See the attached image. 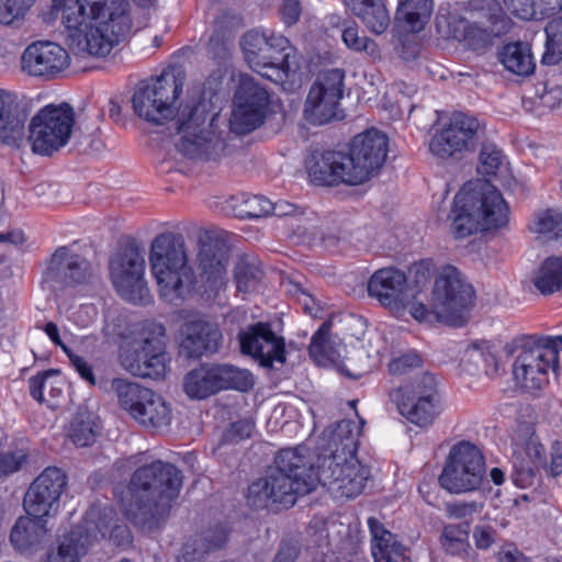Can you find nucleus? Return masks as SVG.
<instances>
[{
    "label": "nucleus",
    "mask_w": 562,
    "mask_h": 562,
    "mask_svg": "<svg viewBox=\"0 0 562 562\" xmlns=\"http://www.w3.org/2000/svg\"><path fill=\"white\" fill-rule=\"evenodd\" d=\"M360 432V426L350 419L328 427L323 432L325 453L318 458L317 471L306 447L282 449L276 467L249 486L248 504L255 508H289L318 483L335 497L360 495L370 477L369 468L357 458Z\"/></svg>",
    "instance_id": "1"
},
{
    "label": "nucleus",
    "mask_w": 562,
    "mask_h": 562,
    "mask_svg": "<svg viewBox=\"0 0 562 562\" xmlns=\"http://www.w3.org/2000/svg\"><path fill=\"white\" fill-rule=\"evenodd\" d=\"M184 82L186 72L181 67L164 69L135 91L132 98L134 112L155 124L173 119L180 136L176 146L183 156L195 160L216 159L226 147L216 124L218 115L209 113L205 101L186 100L176 110Z\"/></svg>",
    "instance_id": "2"
},
{
    "label": "nucleus",
    "mask_w": 562,
    "mask_h": 562,
    "mask_svg": "<svg viewBox=\"0 0 562 562\" xmlns=\"http://www.w3.org/2000/svg\"><path fill=\"white\" fill-rule=\"evenodd\" d=\"M368 294L395 316L405 311L418 322L432 317L448 325L461 326L473 304L474 291L453 266L442 267L435 279L430 308L416 302L406 274L390 267L376 270L368 281Z\"/></svg>",
    "instance_id": "3"
},
{
    "label": "nucleus",
    "mask_w": 562,
    "mask_h": 562,
    "mask_svg": "<svg viewBox=\"0 0 562 562\" xmlns=\"http://www.w3.org/2000/svg\"><path fill=\"white\" fill-rule=\"evenodd\" d=\"M50 14L65 25L78 55L105 57L133 26L131 4L124 0H53Z\"/></svg>",
    "instance_id": "4"
},
{
    "label": "nucleus",
    "mask_w": 562,
    "mask_h": 562,
    "mask_svg": "<svg viewBox=\"0 0 562 562\" xmlns=\"http://www.w3.org/2000/svg\"><path fill=\"white\" fill-rule=\"evenodd\" d=\"M182 486L181 471L160 460L138 468L128 485L126 517L149 531L159 527Z\"/></svg>",
    "instance_id": "5"
},
{
    "label": "nucleus",
    "mask_w": 562,
    "mask_h": 562,
    "mask_svg": "<svg viewBox=\"0 0 562 562\" xmlns=\"http://www.w3.org/2000/svg\"><path fill=\"white\" fill-rule=\"evenodd\" d=\"M449 220L453 237L463 239L506 226L509 210L501 192L491 183L470 181L456 194Z\"/></svg>",
    "instance_id": "6"
},
{
    "label": "nucleus",
    "mask_w": 562,
    "mask_h": 562,
    "mask_svg": "<svg viewBox=\"0 0 562 562\" xmlns=\"http://www.w3.org/2000/svg\"><path fill=\"white\" fill-rule=\"evenodd\" d=\"M509 348L515 355L516 383L529 392L539 391L549 382V371L558 368L562 336L521 335Z\"/></svg>",
    "instance_id": "7"
},
{
    "label": "nucleus",
    "mask_w": 562,
    "mask_h": 562,
    "mask_svg": "<svg viewBox=\"0 0 562 562\" xmlns=\"http://www.w3.org/2000/svg\"><path fill=\"white\" fill-rule=\"evenodd\" d=\"M166 329L156 322L137 324L121 346L120 360L133 375L159 379L167 371Z\"/></svg>",
    "instance_id": "8"
},
{
    "label": "nucleus",
    "mask_w": 562,
    "mask_h": 562,
    "mask_svg": "<svg viewBox=\"0 0 562 562\" xmlns=\"http://www.w3.org/2000/svg\"><path fill=\"white\" fill-rule=\"evenodd\" d=\"M150 271L165 297L181 296L193 281L188 266L184 238L171 232L155 237L149 252Z\"/></svg>",
    "instance_id": "9"
},
{
    "label": "nucleus",
    "mask_w": 562,
    "mask_h": 562,
    "mask_svg": "<svg viewBox=\"0 0 562 562\" xmlns=\"http://www.w3.org/2000/svg\"><path fill=\"white\" fill-rule=\"evenodd\" d=\"M112 390L121 407L138 425L154 432H161L170 427L172 409L159 394L138 383L119 378L112 381Z\"/></svg>",
    "instance_id": "10"
},
{
    "label": "nucleus",
    "mask_w": 562,
    "mask_h": 562,
    "mask_svg": "<svg viewBox=\"0 0 562 562\" xmlns=\"http://www.w3.org/2000/svg\"><path fill=\"white\" fill-rule=\"evenodd\" d=\"M391 396L400 414L420 428L432 425L442 412L437 381L430 373H424L401 385L393 391Z\"/></svg>",
    "instance_id": "11"
},
{
    "label": "nucleus",
    "mask_w": 562,
    "mask_h": 562,
    "mask_svg": "<svg viewBox=\"0 0 562 562\" xmlns=\"http://www.w3.org/2000/svg\"><path fill=\"white\" fill-rule=\"evenodd\" d=\"M485 470V460L479 447L462 440L451 447L439 483L451 494L471 493L481 487Z\"/></svg>",
    "instance_id": "12"
},
{
    "label": "nucleus",
    "mask_w": 562,
    "mask_h": 562,
    "mask_svg": "<svg viewBox=\"0 0 562 562\" xmlns=\"http://www.w3.org/2000/svg\"><path fill=\"white\" fill-rule=\"evenodd\" d=\"M75 111L67 104H48L40 110L29 125L32 150L49 156L64 147L72 133Z\"/></svg>",
    "instance_id": "13"
},
{
    "label": "nucleus",
    "mask_w": 562,
    "mask_h": 562,
    "mask_svg": "<svg viewBox=\"0 0 562 562\" xmlns=\"http://www.w3.org/2000/svg\"><path fill=\"white\" fill-rule=\"evenodd\" d=\"M110 276L117 293L125 301L145 304L149 301L144 279L146 260L144 250L136 244H127L110 258Z\"/></svg>",
    "instance_id": "14"
},
{
    "label": "nucleus",
    "mask_w": 562,
    "mask_h": 562,
    "mask_svg": "<svg viewBox=\"0 0 562 562\" xmlns=\"http://www.w3.org/2000/svg\"><path fill=\"white\" fill-rule=\"evenodd\" d=\"M481 128L482 125L475 116L454 112L435 131L429 142V150L440 159H460L475 149Z\"/></svg>",
    "instance_id": "15"
},
{
    "label": "nucleus",
    "mask_w": 562,
    "mask_h": 562,
    "mask_svg": "<svg viewBox=\"0 0 562 562\" xmlns=\"http://www.w3.org/2000/svg\"><path fill=\"white\" fill-rule=\"evenodd\" d=\"M387 137L376 130L356 136L346 154L349 186L369 180L383 166L387 155Z\"/></svg>",
    "instance_id": "16"
},
{
    "label": "nucleus",
    "mask_w": 562,
    "mask_h": 562,
    "mask_svg": "<svg viewBox=\"0 0 562 562\" xmlns=\"http://www.w3.org/2000/svg\"><path fill=\"white\" fill-rule=\"evenodd\" d=\"M345 71L340 68L323 70L312 85L304 108L305 119L323 125L338 117V106L344 93Z\"/></svg>",
    "instance_id": "17"
},
{
    "label": "nucleus",
    "mask_w": 562,
    "mask_h": 562,
    "mask_svg": "<svg viewBox=\"0 0 562 562\" xmlns=\"http://www.w3.org/2000/svg\"><path fill=\"white\" fill-rule=\"evenodd\" d=\"M269 95L252 77L244 75L234 94V108L229 117L231 131L245 135L259 127L265 119Z\"/></svg>",
    "instance_id": "18"
},
{
    "label": "nucleus",
    "mask_w": 562,
    "mask_h": 562,
    "mask_svg": "<svg viewBox=\"0 0 562 562\" xmlns=\"http://www.w3.org/2000/svg\"><path fill=\"white\" fill-rule=\"evenodd\" d=\"M67 484L68 476L65 471L57 467H47L25 493L23 506L26 514L43 519L55 516Z\"/></svg>",
    "instance_id": "19"
},
{
    "label": "nucleus",
    "mask_w": 562,
    "mask_h": 562,
    "mask_svg": "<svg viewBox=\"0 0 562 562\" xmlns=\"http://www.w3.org/2000/svg\"><path fill=\"white\" fill-rule=\"evenodd\" d=\"M240 351L252 357L263 368L271 369L274 363L283 364L285 342L278 336L269 323L259 322L247 326L238 334Z\"/></svg>",
    "instance_id": "20"
},
{
    "label": "nucleus",
    "mask_w": 562,
    "mask_h": 562,
    "mask_svg": "<svg viewBox=\"0 0 562 562\" xmlns=\"http://www.w3.org/2000/svg\"><path fill=\"white\" fill-rule=\"evenodd\" d=\"M70 65L68 52L49 41L30 44L21 56V70L33 77L54 78Z\"/></svg>",
    "instance_id": "21"
},
{
    "label": "nucleus",
    "mask_w": 562,
    "mask_h": 562,
    "mask_svg": "<svg viewBox=\"0 0 562 562\" xmlns=\"http://www.w3.org/2000/svg\"><path fill=\"white\" fill-rule=\"evenodd\" d=\"M310 180L319 186L349 184L346 153L313 151L305 162Z\"/></svg>",
    "instance_id": "22"
},
{
    "label": "nucleus",
    "mask_w": 562,
    "mask_h": 562,
    "mask_svg": "<svg viewBox=\"0 0 562 562\" xmlns=\"http://www.w3.org/2000/svg\"><path fill=\"white\" fill-rule=\"evenodd\" d=\"M223 335L216 324L192 321L184 324L180 352L187 358H201L218 351Z\"/></svg>",
    "instance_id": "23"
},
{
    "label": "nucleus",
    "mask_w": 562,
    "mask_h": 562,
    "mask_svg": "<svg viewBox=\"0 0 562 562\" xmlns=\"http://www.w3.org/2000/svg\"><path fill=\"white\" fill-rule=\"evenodd\" d=\"M27 115L21 109L18 95L0 89V143L20 148L26 137Z\"/></svg>",
    "instance_id": "24"
},
{
    "label": "nucleus",
    "mask_w": 562,
    "mask_h": 562,
    "mask_svg": "<svg viewBox=\"0 0 562 562\" xmlns=\"http://www.w3.org/2000/svg\"><path fill=\"white\" fill-rule=\"evenodd\" d=\"M244 56L251 69H262L269 59H280L281 55L289 48V41L280 34H268L252 30L247 32L240 42Z\"/></svg>",
    "instance_id": "25"
},
{
    "label": "nucleus",
    "mask_w": 562,
    "mask_h": 562,
    "mask_svg": "<svg viewBox=\"0 0 562 562\" xmlns=\"http://www.w3.org/2000/svg\"><path fill=\"white\" fill-rule=\"evenodd\" d=\"M510 20L497 9L483 19L469 23L463 30V42L472 50H482L493 44V41L509 31Z\"/></svg>",
    "instance_id": "26"
},
{
    "label": "nucleus",
    "mask_w": 562,
    "mask_h": 562,
    "mask_svg": "<svg viewBox=\"0 0 562 562\" xmlns=\"http://www.w3.org/2000/svg\"><path fill=\"white\" fill-rule=\"evenodd\" d=\"M201 278L205 292L216 295L227 284V255L217 245H203L199 251Z\"/></svg>",
    "instance_id": "27"
},
{
    "label": "nucleus",
    "mask_w": 562,
    "mask_h": 562,
    "mask_svg": "<svg viewBox=\"0 0 562 562\" xmlns=\"http://www.w3.org/2000/svg\"><path fill=\"white\" fill-rule=\"evenodd\" d=\"M89 273V262L68 247H59L52 257L48 277L67 285L83 282Z\"/></svg>",
    "instance_id": "28"
},
{
    "label": "nucleus",
    "mask_w": 562,
    "mask_h": 562,
    "mask_svg": "<svg viewBox=\"0 0 562 562\" xmlns=\"http://www.w3.org/2000/svg\"><path fill=\"white\" fill-rule=\"evenodd\" d=\"M368 527L374 562H406L405 547L379 519L370 517Z\"/></svg>",
    "instance_id": "29"
},
{
    "label": "nucleus",
    "mask_w": 562,
    "mask_h": 562,
    "mask_svg": "<svg viewBox=\"0 0 562 562\" xmlns=\"http://www.w3.org/2000/svg\"><path fill=\"white\" fill-rule=\"evenodd\" d=\"M546 464V453L542 443L530 436L522 448L514 451L515 482L520 486L531 484L536 470Z\"/></svg>",
    "instance_id": "30"
},
{
    "label": "nucleus",
    "mask_w": 562,
    "mask_h": 562,
    "mask_svg": "<svg viewBox=\"0 0 562 562\" xmlns=\"http://www.w3.org/2000/svg\"><path fill=\"white\" fill-rule=\"evenodd\" d=\"M47 533L46 521L30 515L20 517L10 532V541L21 553L37 551Z\"/></svg>",
    "instance_id": "31"
},
{
    "label": "nucleus",
    "mask_w": 562,
    "mask_h": 562,
    "mask_svg": "<svg viewBox=\"0 0 562 562\" xmlns=\"http://www.w3.org/2000/svg\"><path fill=\"white\" fill-rule=\"evenodd\" d=\"M432 10V0H398L395 21L407 32L417 33L425 29Z\"/></svg>",
    "instance_id": "32"
},
{
    "label": "nucleus",
    "mask_w": 562,
    "mask_h": 562,
    "mask_svg": "<svg viewBox=\"0 0 562 562\" xmlns=\"http://www.w3.org/2000/svg\"><path fill=\"white\" fill-rule=\"evenodd\" d=\"M227 540V530L224 526H217L214 530L206 531L202 536L189 540L182 549L178 562H203L204 555L222 548Z\"/></svg>",
    "instance_id": "33"
},
{
    "label": "nucleus",
    "mask_w": 562,
    "mask_h": 562,
    "mask_svg": "<svg viewBox=\"0 0 562 562\" xmlns=\"http://www.w3.org/2000/svg\"><path fill=\"white\" fill-rule=\"evenodd\" d=\"M183 391L193 400H204L218 393L214 366L202 364L188 372L183 379Z\"/></svg>",
    "instance_id": "34"
},
{
    "label": "nucleus",
    "mask_w": 562,
    "mask_h": 562,
    "mask_svg": "<svg viewBox=\"0 0 562 562\" xmlns=\"http://www.w3.org/2000/svg\"><path fill=\"white\" fill-rule=\"evenodd\" d=\"M91 539L92 535H83V527L78 526L63 539L56 552L48 553L46 562H79V558L86 554L91 544Z\"/></svg>",
    "instance_id": "35"
},
{
    "label": "nucleus",
    "mask_w": 562,
    "mask_h": 562,
    "mask_svg": "<svg viewBox=\"0 0 562 562\" xmlns=\"http://www.w3.org/2000/svg\"><path fill=\"white\" fill-rule=\"evenodd\" d=\"M501 63L508 71L522 77L531 75L536 68L531 48L522 42L505 45L501 52Z\"/></svg>",
    "instance_id": "36"
},
{
    "label": "nucleus",
    "mask_w": 562,
    "mask_h": 562,
    "mask_svg": "<svg viewBox=\"0 0 562 562\" xmlns=\"http://www.w3.org/2000/svg\"><path fill=\"white\" fill-rule=\"evenodd\" d=\"M226 203L229 212L239 218H259L271 214L273 210V203L263 195L240 193Z\"/></svg>",
    "instance_id": "37"
},
{
    "label": "nucleus",
    "mask_w": 562,
    "mask_h": 562,
    "mask_svg": "<svg viewBox=\"0 0 562 562\" xmlns=\"http://www.w3.org/2000/svg\"><path fill=\"white\" fill-rule=\"evenodd\" d=\"M29 389L31 396L40 402L54 405V401L61 395V381L57 370H46L30 378Z\"/></svg>",
    "instance_id": "38"
},
{
    "label": "nucleus",
    "mask_w": 562,
    "mask_h": 562,
    "mask_svg": "<svg viewBox=\"0 0 562 562\" xmlns=\"http://www.w3.org/2000/svg\"><path fill=\"white\" fill-rule=\"evenodd\" d=\"M532 283L543 295L560 291L562 289V257L547 258L533 273Z\"/></svg>",
    "instance_id": "39"
},
{
    "label": "nucleus",
    "mask_w": 562,
    "mask_h": 562,
    "mask_svg": "<svg viewBox=\"0 0 562 562\" xmlns=\"http://www.w3.org/2000/svg\"><path fill=\"white\" fill-rule=\"evenodd\" d=\"M440 544L446 553L471 561L472 549L469 542L468 526L449 524L442 528Z\"/></svg>",
    "instance_id": "40"
},
{
    "label": "nucleus",
    "mask_w": 562,
    "mask_h": 562,
    "mask_svg": "<svg viewBox=\"0 0 562 562\" xmlns=\"http://www.w3.org/2000/svg\"><path fill=\"white\" fill-rule=\"evenodd\" d=\"M507 9L522 20L542 19L562 9V0H503Z\"/></svg>",
    "instance_id": "41"
},
{
    "label": "nucleus",
    "mask_w": 562,
    "mask_h": 562,
    "mask_svg": "<svg viewBox=\"0 0 562 562\" xmlns=\"http://www.w3.org/2000/svg\"><path fill=\"white\" fill-rule=\"evenodd\" d=\"M495 363V356L487 341H474L465 347L461 357V368L470 375L487 371Z\"/></svg>",
    "instance_id": "42"
},
{
    "label": "nucleus",
    "mask_w": 562,
    "mask_h": 562,
    "mask_svg": "<svg viewBox=\"0 0 562 562\" xmlns=\"http://www.w3.org/2000/svg\"><path fill=\"white\" fill-rule=\"evenodd\" d=\"M218 392L223 390H237L247 392L254 385V376L250 371L233 364H213Z\"/></svg>",
    "instance_id": "43"
},
{
    "label": "nucleus",
    "mask_w": 562,
    "mask_h": 562,
    "mask_svg": "<svg viewBox=\"0 0 562 562\" xmlns=\"http://www.w3.org/2000/svg\"><path fill=\"white\" fill-rule=\"evenodd\" d=\"M99 435V425L93 415L87 411H79L67 430V436L77 447H89L94 443Z\"/></svg>",
    "instance_id": "44"
},
{
    "label": "nucleus",
    "mask_w": 562,
    "mask_h": 562,
    "mask_svg": "<svg viewBox=\"0 0 562 562\" xmlns=\"http://www.w3.org/2000/svg\"><path fill=\"white\" fill-rule=\"evenodd\" d=\"M529 229L543 240H555L562 233V213L548 209L537 212L529 223Z\"/></svg>",
    "instance_id": "45"
},
{
    "label": "nucleus",
    "mask_w": 562,
    "mask_h": 562,
    "mask_svg": "<svg viewBox=\"0 0 562 562\" xmlns=\"http://www.w3.org/2000/svg\"><path fill=\"white\" fill-rule=\"evenodd\" d=\"M234 278L239 292L247 293L255 290L262 278L260 262L247 256L239 258L235 266Z\"/></svg>",
    "instance_id": "46"
},
{
    "label": "nucleus",
    "mask_w": 562,
    "mask_h": 562,
    "mask_svg": "<svg viewBox=\"0 0 562 562\" xmlns=\"http://www.w3.org/2000/svg\"><path fill=\"white\" fill-rule=\"evenodd\" d=\"M355 15L363 22L370 32L376 35L383 34L390 25L389 11L381 0L371 2Z\"/></svg>",
    "instance_id": "47"
},
{
    "label": "nucleus",
    "mask_w": 562,
    "mask_h": 562,
    "mask_svg": "<svg viewBox=\"0 0 562 562\" xmlns=\"http://www.w3.org/2000/svg\"><path fill=\"white\" fill-rule=\"evenodd\" d=\"M544 32L547 41L542 63L554 65L562 58V15L551 20Z\"/></svg>",
    "instance_id": "48"
},
{
    "label": "nucleus",
    "mask_w": 562,
    "mask_h": 562,
    "mask_svg": "<svg viewBox=\"0 0 562 562\" xmlns=\"http://www.w3.org/2000/svg\"><path fill=\"white\" fill-rule=\"evenodd\" d=\"M310 355L319 362L329 361L337 364L341 358V347H334V341L327 337L324 326L314 334L310 345Z\"/></svg>",
    "instance_id": "49"
},
{
    "label": "nucleus",
    "mask_w": 562,
    "mask_h": 562,
    "mask_svg": "<svg viewBox=\"0 0 562 562\" xmlns=\"http://www.w3.org/2000/svg\"><path fill=\"white\" fill-rule=\"evenodd\" d=\"M280 59H269L267 65L262 66V69H252L255 72L259 74L261 77L274 82V83H283L289 78L290 65L289 57L290 54L283 52L281 55H278Z\"/></svg>",
    "instance_id": "50"
},
{
    "label": "nucleus",
    "mask_w": 562,
    "mask_h": 562,
    "mask_svg": "<svg viewBox=\"0 0 562 562\" xmlns=\"http://www.w3.org/2000/svg\"><path fill=\"white\" fill-rule=\"evenodd\" d=\"M504 156L502 151L493 144H484L480 151V167L481 173L491 176L495 175L499 167L503 165Z\"/></svg>",
    "instance_id": "51"
},
{
    "label": "nucleus",
    "mask_w": 562,
    "mask_h": 562,
    "mask_svg": "<svg viewBox=\"0 0 562 562\" xmlns=\"http://www.w3.org/2000/svg\"><path fill=\"white\" fill-rule=\"evenodd\" d=\"M32 0H0V23L11 25L20 20Z\"/></svg>",
    "instance_id": "52"
},
{
    "label": "nucleus",
    "mask_w": 562,
    "mask_h": 562,
    "mask_svg": "<svg viewBox=\"0 0 562 562\" xmlns=\"http://www.w3.org/2000/svg\"><path fill=\"white\" fill-rule=\"evenodd\" d=\"M483 505L481 503L471 501H457L446 505L447 516L454 519H465L473 514L481 512Z\"/></svg>",
    "instance_id": "53"
},
{
    "label": "nucleus",
    "mask_w": 562,
    "mask_h": 562,
    "mask_svg": "<svg viewBox=\"0 0 562 562\" xmlns=\"http://www.w3.org/2000/svg\"><path fill=\"white\" fill-rule=\"evenodd\" d=\"M422 364V359L416 352H407L393 358L389 363V371L392 374H404L409 370L418 368Z\"/></svg>",
    "instance_id": "54"
},
{
    "label": "nucleus",
    "mask_w": 562,
    "mask_h": 562,
    "mask_svg": "<svg viewBox=\"0 0 562 562\" xmlns=\"http://www.w3.org/2000/svg\"><path fill=\"white\" fill-rule=\"evenodd\" d=\"M25 460L26 454L22 450L0 454V477L18 472Z\"/></svg>",
    "instance_id": "55"
},
{
    "label": "nucleus",
    "mask_w": 562,
    "mask_h": 562,
    "mask_svg": "<svg viewBox=\"0 0 562 562\" xmlns=\"http://www.w3.org/2000/svg\"><path fill=\"white\" fill-rule=\"evenodd\" d=\"M255 424L249 419H240L231 424L229 428L224 434V439L227 442H239L251 436Z\"/></svg>",
    "instance_id": "56"
},
{
    "label": "nucleus",
    "mask_w": 562,
    "mask_h": 562,
    "mask_svg": "<svg viewBox=\"0 0 562 562\" xmlns=\"http://www.w3.org/2000/svg\"><path fill=\"white\" fill-rule=\"evenodd\" d=\"M341 37L345 45L356 52L368 50L369 46L373 44L366 36H359V30L355 25L346 26Z\"/></svg>",
    "instance_id": "57"
},
{
    "label": "nucleus",
    "mask_w": 562,
    "mask_h": 562,
    "mask_svg": "<svg viewBox=\"0 0 562 562\" xmlns=\"http://www.w3.org/2000/svg\"><path fill=\"white\" fill-rule=\"evenodd\" d=\"M71 366L78 372L81 379L90 383L91 385H95V378L92 371L91 364L81 356L75 353L74 351H69L66 353Z\"/></svg>",
    "instance_id": "58"
},
{
    "label": "nucleus",
    "mask_w": 562,
    "mask_h": 562,
    "mask_svg": "<svg viewBox=\"0 0 562 562\" xmlns=\"http://www.w3.org/2000/svg\"><path fill=\"white\" fill-rule=\"evenodd\" d=\"M279 12L284 24L288 26L295 24L300 20L302 13L300 0H283Z\"/></svg>",
    "instance_id": "59"
},
{
    "label": "nucleus",
    "mask_w": 562,
    "mask_h": 562,
    "mask_svg": "<svg viewBox=\"0 0 562 562\" xmlns=\"http://www.w3.org/2000/svg\"><path fill=\"white\" fill-rule=\"evenodd\" d=\"M496 531L491 526H476L473 531L475 546L480 550H487L495 542Z\"/></svg>",
    "instance_id": "60"
},
{
    "label": "nucleus",
    "mask_w": 562,
    "mask_h": 562,
    "mask_svg": "<svg viewBox=\"0 0 562 562\" xmlns=\"http://www.w3.org/2000/svg\"><path fill=\"white\" fill-rule=\"evenodd\" d=\"M225 20L223 18H218L214 23V33L210 37L211 43H222L224 44L226 40H228L232 35V26H225Z\"/></svg>",
    "instance_id": "61"
},
{
    "label": "nucleus",
    "mask_w": 562,
    "mask_h": 562,
    "mask_svg": "<svg viewBox=\"0 0 562 562\" xmlns=\"http://www.w3.org/2000/svg\"><path fill=\"white\" fill-rule=\"evenodd\" d=\"M43 330L56 346L61 348V350L65 353H68L70 351V349L61 341L59 336V329L55 323L47 322L44 325Z\"/></svg>",
    "instance_id": "62"
},
{
    "label": "nucleus",
    "mask_w": 562,
    "mask_h": 562,
    "mask_svg": "<svg viewBox=\"0 0 562 562\" xmlns=\"http://www.w3.org/2000/svg\"><path fill=\"white\" fill-rule=\"evenodd\" d=\"M550 470L554 476L562 473V449L558 442L552 446Z\"/></svg>",
    "instance_id": "63"
},
{
    "label": "nucleus",
    "mask_w": 562,
    "mask_h": 562,
    "mask_svg": "<svg viewBox=\"0 0 562 562\" xmlns=\"http://www.w3.org/2000/svg\"><path fill=\"white\" fill-rule=\"evenodd\" d=\"M131 2L137 7L142 15V20L136 21V26L142 27L146 24V19L149 15L150 9L155 5V0H131Z\"/></svg>",
    "instance_id": "64"
}]
</instances>
